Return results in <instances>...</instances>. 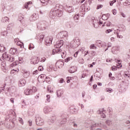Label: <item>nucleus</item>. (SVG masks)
<instances>
[{
  "label": "nucleus",
  "instance_id": "obj_1",
  "mask_svg": "<svg viewBox=\"0 0 130 130\" xmlns=\"http://www.w3.org/2000/svg\"><path fill=\"white\" fill-rule=\"evenodd\" d=\"M62 9H61V6L59 4H56L54 8H52L50 12V15L51 18L54 17H61L62 16Z\"/></svg>",
  "mask_w": 130,
  "mask_h": 130
},
{
  "label": "nucleus",
  "instance_id": "obj_2",
  "mask_svg": "<svg viewBox=\"0 0 130 130\" xmlns=\"http://www.w3.org/2000/svg\"><path fill=\"white\" fill-rule=\"evenodd\" d=\"M63 45V41L60 40L56 42V45H54L55 49L52 50V54H56V53H60L61 49L60 47Z\"/></svg>",
  "mask_w": 130,
  "mask_h": 130
},
{
  "label": "nucleus",
  "instance_id": "obj_3",
  "mask_svg": "<svg viewBox=\"0 0 130 130\" xmlns=\"http://www.w3.org/2000/svg\"><path fill=\"white\" fill-rule=\"evenodd\" d=\"M2 57L4 59H6V60L10 61V62H13L15 60V58L13 56L9 54L7 55V54H3Z\"/></svg>",
  "mask_w": 130,
  "mask_h": 130
},
{
  "label": "nucleus",
  "instance_id": "obj_4",
  "mask_svg": "<svg viewBox=\"0 0 130 130\" xmlns=\"http://www.w3.org/2000/svg\"><path fill=\"white\" fill-rule=\"evenodd\" d=\"M37 89H36V87H32V89H26L24 90V94L25 95H32L33 93H35V92H37Z\"/></svg>",
  "mask_w": 130,
  "mask_h": 130
},
{
  "label": "nucleus",
  "instance_id": "obj_5",
  "mask_svg": "<svg viewBox=\"0 0 130 130\" xmlns=\"http://www.w3.org/2000/svg\"><path fill=\"white\" fill-rule=\"evenodd\" d=\"M39 61H40V58L36 56H34L30 59V63H31V64H36L38 63Z\"/></svg>",
  "mask_w": 130,
  "mask_h": 130
},
{
  "label": "nucleus",
  "instance_id": "obj_6",
  "mask_svg": "<svg viewBox=\"0 0 130 130\" xmlns=\"http://www.w3.org/2000/svg\"><path fill=\"white\" fill-rule=\"evenodd\" d=\"M36 122L37 125H38L39 126L43 125V124H44V122L43 121V119H42L40 117H38L36 119Z\"/></svg>",
  "mask_w": 130,
  "mask_h": 130
},
{
  "label": "nucleus",
  "instance_id": "obj_7",
  "mask_svg": "<svg viewBox=\"0 0 130 130\" xmlns=\"http://www.w3.org/2000/svg\"><path fill=\"white\" fill-rule=\"evenodd\" d=\"M60 38H68V36H69V34H68V31H60L58 34Z\"/></svg>",
  "mask_w": 130,
  "mask_h": 130
},
{
  "label": "nucleus",
  "instance_id": "obj_8",
  "mask_svg": "<svg viewBox=\"0 0 130 130\" xmlns=\"http://www.w3.org/2000/svg\"><path fill=\"white\" fill-rule=\"evenodd\" d=\"M52 39H53V38L52 37H50L45 40V43L47 46H49V45L52 43Z\"/></svg>",
  "mask_w": 130,
  "mask_h": 130
},
{
  "label": "nucleus",
  "instance_id": "obj_9",
  "mask_svg": "<svg viewBox=\"0 0 130 130\" xmlns=\"http://www.w3.org/2000/svg\"><path fill=\"white\" fill-rule=\"evenodd\" d=\"M64 64L63 61L61 60H58L56 62L55 66L57 68L60 69V68H62Z\"/></svg>",
  "mask_w": 130,
  "mask_h": 130
},
{
  "label": "nucleus",
  "instance_id": "obj_10",
  "mask_svg": "<svg viewBox=\"0 0 130 130\" xmlns=\"http://www.w3.org/2000/svg\"><path fill=\"white\" fill-rule=\"evenodd\" d=\"M66 9L67 12L68 13H73V12H74V7L72 6L66 5Z\"/></svg>",
  "mask_w": 130,
  "mask_h": 130
},
{
  "label": "nucleus",
  "instance_id": "obj_11",
  "mask_svg": "<svg viewBox=\"0 0 130 130\" xmlns=\"http://www.w3.org/2000/svg\"><path fill=\"white\" fill-rule=\"evenodd\" d=\"M26 84V80L24 79H20L18 82V85L19 87H22V86H25Z\"/></svg>",
  "mask_w": 130,
  "mask_h": 130
},
{
  "label": "nucleus",
  "instance_id": "obj_12",
  "mask_svg": "<svg viewBox=\"0 0 130 130\" xmlns=\"http://www.w3.org/2000/svg\"><path fill=\"white\" fill-rule=\"evenodd\" d=\"M96 43L99 47H104V46H106V44L105 43H102V41L100 40L97 41Z\"/></svg>",
  "mask_w": 130,
  "mask_h": 130
},
{
  "label": "nucleus",
  "instance_id": "obj_13",
  "mask_svg": "<svg viewBox=\"0 0 130 130\" xmlns=\"http://www.w3.org/2000/svg\"><path fill=\"white\" fill-rule=\"evenodd\" d=\"M11 116H12V115H8V116H6L5 121H0V125H2L3 124H7L8 123H7V121H8L9 119H10V117H11Z\"/></svg>",
  "mask_w": 130,
  "mask_h": 130
},
{
  "label": "nucleus",
  "instance_id": "obj_14",
  "mask_svg": "<svg viewBox=\"0 0 130 130\" xmlns=\"http://www.w3.org/2000/svg\"><path fill=\"white\" fill-rule=\"evenodd\" d=\"M71 43H73V44H74V45H75V44H77V45L78 46H79V44H80V39H79V38H78V37L75 38L73 40V41H72Z\"/></svg>",
  "mask_w": 130,
  "mask_h": 130
},
{
  "label": "nucleus",
  "instance_id": "obj_15",
  "mask_svg": "<svg viewBox=\"0 0 130 130\" xmlns=\"http://www.w3.org/2000/svg\"><path fill=\"white\" fill-rule=\"evenodd\" d=\"M99 21L98 20L94 19L92 21V24H93L94 28H98L99 27Z\"/></svg>",
  "mask_w": 130,
  "mask_h": 130
},
{
  "label": "nucleus",
  "instance_id": "obj_16",
  "mask_svg": "<svg viewBox=\"0 0 130 130\" xmlns=\"http://www.w3.org/2000/svg\"><path fill=\"white\" fill-rule=\"evenodd\" d=\"M120 48L119 46L113 47L112 49V52L113 53H116V52L119 50Z\"/></svg>",
  "mask_w": 130,
  "mask_h": 130
},
{
  "label": "nucleus",
  "instance_id": "obj_17",
  "mask_svg": "<svg viewBox=\"0 0 130 130\" xmlns=\"http://www.w3.org/2000/svg\"><path fill=\"white\" fill-rule=\"evenodd\" d=\"M44 39V35H39L37 36L36 39L38 40H40V42H42L43 41V39Z\"/></svg>",
  "mask_w": 130,
  "mask_h": 130
},
{
  "label": "nucleus",
  "instance_id": "obj_18",
  "mask_svg": "<svg viewBox=\"0 0 130 130\" xmlns=\"http://www.w3.org/2000/svg\"><path fill=\"white\" fill-rule=\"evenodd\" d=\"M2 69L4 73H7V67H6V62H2L1 63Z\"/></svg>",
  "mask_w": 130,
  "mask_h": 130
},
{
  "label": "nucleus",
  "instance_id": "obj_19",
  "mask_svg": "<svg viewBox=\"0 0 130 130\" xmlns=\"http://www.w3.org/2000/svg\"><path fill=\"white\" fill-rule=\"evenodd\" d=\"M18 51V50L16 48H11L9 52L11 53V54H15Z\"/></svg>",
  "mask_w": 130,
  "mask_h": 130
},
{
  "label": "nucleus",
  "instance_id": "obj_20",
  "mask_svg": "<svg viewBox=\"0 0 130 130\" xmlns=\"http://www.w3.org/2000/svg\"><path fill=\"white\" fill-rule=\"evenodd\" d=\"M109 16H110V14H104L102 16V20H104V21H106V20H108V18H109Z\"/></svg>",
  "mask_w": 130,
  "mask_h": 130
},
{
  "label": "nucleus",
  "instance_id": "obj_21",
  "mask_svg": "<svg viewBox=\"0 0 130 130\" xmlns=\"http://www.w3.org/2000/svg\"><path fill=\"white\" fill-rule=\"evenodd\" d=\"M47 27V25H46V24H45V25L42 24L41 25V26H39V24H37V28H39V29L41 28V30H45Z\"/></svg>",
  "mask_w": 130,
  "mask_h": 130
},
{
  "label": "nucleus",
  "instance_id": "obj_22",
  "mask_svg": "<svg viewBox=\"0 0 130 130\" xmlns=\"http://www.w3.org/2000/svg\"><path fill=\"white\" fill-rule=\"evenodd\" d=\"M63 94V91H62V90L59 89L57 90L56 95L57 97L58 98L60 97V96H61V95H62Z\"/></svg>",
  "mask_w": 130,
  "mask_h": 130
},
{
  "label": "nucleus",
  "instance_id": "obj_23",
  "mask_svg": "<svg viewBox=\"0 0 130 130\" xmlns=\"http://www.w3.org/2000/svg\"><path fill=\"white\" fill-rule=\"evenodd\" d=\"M41 3L42 4V5L45 6H47V4H48V2L50 0H40Z\"/></svg>",
  "mask_w": 130,
  "mask_h": 130
},
{
  "label": "nucleus",
  "instance_id": "obj_24",
  "mask_svg": "<svg viewBox=\"0 0 130 130\" xmlns=\"http://www.w3.org/2000/svg\"><path fill=\"white\" fill-rule=\"evenodd\" d=\"M77 71V70H76V67H72L70 68V69L69 70V73L70 74H73L74 73H75V72Z\"/></svg>",
  "mask_w": 130,
  "mask_h": 130
},
{
  "label": "nucleus",
  "instance_id": "obj_25",
  "mask_svg": "<svg viewBox=\"0 0 130 130\" xmlns=\"http://www.w3.org/2000/svg\"><path fill=\"white\" fill-rule=\"evenodd\" d=\"M44 113H49V112H50V109L48 107H45L44 108Z\"/></svg>",
  "mask_w": 130,
  "mask_h": 130
},
{
  "label": "nucleus",
  "instance_id": "obj_26",
  "mask_svg": "<svg viewBox=\"0 0 130 130\" xmlns=\"http://www.w3.org/2000/svg\"><path fill=\"white\" fill-rule=\"evenodd\" d=\"M79 18H80V14H78L77 15H76L75 16H74V19L76 23H78V21H79Z\"/></svg>",
  "mask_w": 130,
  "mask_h": 130
},
{
  "label": "nucleus",
  "instance_id": "obj_27",
  "mask_svg": "<svg viewBox=\"0 0 130 130\" xmlns=\"http://www.w3.org/2000/svg\"><path fill=\"white\" fill-rule=\"evenodd\" d=\"M105 25L107 27H110V26H111V22L109 21H107L106 22H105L104 23V24H103V27H104V26H105Z\"/></svg>",
  "mask_w": 130,
  "mask_h": 130
},
{
  "label": "nucleus",
  "instance_id": "obj_28",
  "mask_svg": "<svg viewBox=\"0 0 130 130\" xmlns=\"http://www.w3.org/2000/svg\"><path fill=\"white\" fill-rule=\"evenodd\" d=\"M6 51V47L0 44V52H4Z\"/></svg>",
  "mask_w": 130,
  "mask_h": 130
},
{
  "label": "nucleus",
  "instance_id": "obj_29",
  "mask_svg": "<svg viewBox=\"0 0 130 130\" xmlns=\"http://www.w3.org/2000/svg\"><path fill=\"white\" fill-rule=\"evenodd\" d=\"M2 22H3V23H5L6 22H9V17H5L2 18Z\"/></svg>",
  "mask_w": 130,
  "mask_h": 130
},
{
  "label": "nucleus",
  "instance_id": "obj_30",
  "mask_svg": "<svg viewBox=\"0 0 130 130\" xmlns=\"http://www.w3.org/2000/svg\"><path fill=\"white\" fill-rule=\"evenodd\" d=\"M39 78L40 79H42L43 80H44V79H45V80H46V79H47V77H46V76H45V75L44 74H42L39 77Z\"/></svg>",
  "mask_w": 130,
  "mask_h": 130
},
{
  "label": "nucleus",
  "instance_id": "obj_31",
  "mask_svg": "<svg viewBox=\"0 0 130 130\" xmlns=\"http://www.w3.org/2000/svg\"><path fill=\"white\" fill-rule=\"evenodd\" d=\"M30 75V73L28 72H25L23 74V77L24 78H28L29 77V75Z\"/></svg>",
  "mask_w": 130,
  "mask_h": 130
},
{
  "label": "nucleus",
  "instance_id": "obj_32",
  "mask_svg": "<svg viewBox=\"0 0 130 130\" xmlns=\"http://www.w3.org/2000/svg\"><path fill=\"white\" fill-rule=\"evenodd\" d=\"M67 122V118H63L60 122V124H64Z\"/></svg>",
  "mask_w": 130,
  "mask_h": 130
},
{
  "label": "nucleus",
  "instance_id": "obj_33",
  "mask_svg": "<svg viewBox=\"0 0 130 130\" xmlns=\"http://www.w3.org/2000/svg\"><path fill=\"white\" fill-rule=\"evenodd\" d=\"M72 59H73V58L72 57H68V58L65 59V62H69V61H70V60H72Z\"/></svg>",
  "mask_w": 130,
  "mask_h": 130
},
{
  "label": "nucleus",
  "instance_id": "obj_34",
  "mask_svg": "<svg viewBox=\"0 0 130 130\" xmlns=\"http://www.w3.org/2000/svg\"><path fill=\"white\" fill-rule=\"evenodd\" d=\"M106 92H108L109 93H111V92H113V89L111 88H108L106 89Z\"/></svg>",
  "mask_w": 130,
  "mask_h": 130
},
{
  "label": "nucleus",
  "instance_id": "obj_35",
  "mask_svg": "<svg viewBox=\"0 0 130 130\" xmlns=\"http://www.w3.org/2000/svg\"><path fill=\"white\" fill-rule=\"evenodd\" d=\"M28 48H29V50L33 49L34 48V45H33V44H30L29 45Z\"/></svg>",
  "mask_w": 130,
  "mask_h": 130
},
{
  "label": "nucleus",
  "instance_id": "obj_36",
  "mask_svg": "<svg viewBox=\"0 0 130 130\" xmlns=\"http://www.w3.org/2000/svg\"><path fill=\"white\" fill-rule=\"evenodd\" d=\"M84 12H88V11H90V7L84 6Z\"/></svg>",
  "mask_w": 130,
  "mask_h": 130
},
{
  "label": "nucleus",
  "instance_id": "obj_37",
  "mask_svg": "<svg viewBox=\"0 0 130 130\" xmlns=\"http://www.w3.org/2000/svg\"><path fill=\"white\" fill-rule=\"evenodd\" d=\"M116 2V0H113L112 1H111L109 2L110 6H113V4H115V2Z\"/></svg>",
  "mask_w": 130,
  "mask_h": 130
},
{
  "label": "nucleus",
  "instance_id": "obj_38",
  "mask_svg": "<svg viewBox=\"0 0 130 130\" xmlns=\"http://www.w3.org/2000/svg\"><path fill=\"white\" fill-rule=\"evenodd\" d=\"M97 113H98V114H101L102 113H103V109L99 110L97 111Z\"/></svg>",
  "mask_w": 130,
  "mask_h": 130
},
{
  "label": "nucleus",
  "instance_id": "obj_39",
  "mask_svg": "<svg viewBox=\"0 0 130 130\" xmlns=\"http://www.w3.org/2000/svg\"><path fill=\"white\" fill-rule=\"evenodd\" d=\"M47 100L46 101L47 102H50V95H47Z\"/></svg>",
  "mask_w": 130,
  "mask_h": 130
},
{
  "label": "nucleus",
  "instance_id": "obj_40",
  "mask_svg": "<svg viewBox=\"0 0 130 130\" xmlns=\"http://www.w3.org/2000/svg\"><path fill=\"white\" fill-rule=\"evenodd\" d=\"M89 48H90V49H94V48H97V47L95 46L94 44H91Z\"/></svg>",
  "mask_w": 130,
  "mask_h": 130
},
{
  "label": "nucleus",
  "instance_id": "obj_41",
  "mask_svg": "<svg viewBox=\"0 0 130 130\" xmlns=\"http://www.w3.org/2000/svg\"><path fill=\"white\" fill-rule=\"evenodd\" d=\"M7 34L8 32H7V31H4L1 33V35H2V36H7Z\"/></svg>",
  "mask_w": 130,
  "mask_h": 130
},
{
  "label": "nucleus",
  "instance_id": "obj_42",
  "mask_svg": "<svg viewBox=\"0 0 130 130\" xmlns=\"http://www.w3.org/2000/svg\"><path fill=\"white\" fill-rule=\"evenodd\" d=\"M55 120H56V117H53L51 120V122H52V123H53L54 121H55Z\"/></svg>",
  "mask_w": 130,
  "mask_h": 130
},
{
  "label": "nucleus",
  "instance_id": "obj_43",
  "mask_svg": "<svg viewBox=\"0 0 130 130\" xmlns=\"http://www.w3.org/2000/svg\"><path fill=\"white\" fill-rule=\"evenodd\" d=\"M106 123L108 124V125H111V121L110 120H108L106 121Z\"/></svg>",
  "mask_w": 130,
  "mask_h": 130
},
{
  "label": "nucleus",
  "instance_id": "obj_44",
  "mask_svg": "<svg viewBox=\"0 0 130 130\" xmlns=\"http://www.w3.org/2000/svg\"><path fill=\"white\" fill-rule=\"evenodd\" d=\"M46 60V58L45 57L41 58V59H40V61L41 62H44Z\"/></svg>",
  "mask_w": 130,
  "mask_h": 130
},
{
  "label": "nucleus",
  "instance_id": "obj_45",
  "mask_svg": "<svg viewBox=\"0 0 130 130\" xmlns=\"http://www.w3.org/2000/svg\"><path fill=\"white\" fill-rule=\"evenodd\" d=\"M14 89H16V88L14 86H12L11 87H10L9 88H8V91H13Z\"/></svg>",
  "mask_w": 130,
  "mask_h": 130
},
{
  "label": "nucleus",
  "instance_id": "obj_46",
  "mask_svg": "<svg viewBox=\"0 0 130 130\" xmlns=\"http://www.w3.org/2000/svg\"><path fill=\"white\" fill-rule=\"evenodd\" d=\"M94 126H99V124L95 123L94 124L92 125L91 127V129H93V127H94Z\"/></svg>",
  "mask_w": 130,
  "mask_h": 130
},
{
  "label": "nucleus",
  "instance_id": "obj_47",
  "mask_svg": "<svg viewBox=\"0 0 130 130\" xmlns=\"http://www.w3.org/2000/svg\"><path fill=\"white\" fill-rule=\"evenodd\" d=\"M115 34L116 33L117 36L118 38H122V36H119L118 35V32H116V30L114 31Z\"/></svg>",
  "mask_w": 130,
  "mask_h": 130
},
{
  "label": "nucleus",
  "instance_id": "obj_48",
  "mask_svg": "<svg viewBox=\"0 0 130 130\" xmlns=\"http://www.w3.org/2000/svg\"><path fill=\"white\" fill-rule=\"evenodd\" d=\"M38 70L40 72H42V70H43V67H42V66H39L38 68Z\"/></svg>",
  "mask_w": 130,
  "mask_h": 130
},
{
  "label": "nucleus",
  "instance_id": "obj_49",
  "mask_svg": "<svg viewBox=\"0 0 130 130\" xmlns=\"http://www.w3.org/2000/svg\"><path fill=\"white\" fill-rule=\"evenodd\" d=\"M63 78H60L58 80V82L60 83V84H62L63 83Z\"/></svg>",
  "mask_w": 130,
  "mask_h": 130
},
{
  "label": "nucleus",
  "instance_id": "obj_50",
  "mask_svg": "<svg viewBox=\"0 0 130 130\" xmlns=\"http://www.w3.org/2000/svg\"><path fill=\"white\" fill-rule=\"evenodd\" d=\"M112 71H116L117 70V67L116 66H113L112 68Z\"/></svg>",
  "mask_w": 130,
  "mask_h": 130
},
{
  "label": "nucleus",
  "instance_id": "obj_51",
  "mask_svg": "<svg viewBox=\"0 0 130 130\" xmlns=\"http://www.w3.org/2000/svg\"><path fill=\"white\" fill-rule=\"evenodd\" d=\"M120 15L123 17V18H125V17H126L125 16V14L123 13V12H120Z\"/></svg>",
  "mask_w": 130,
  "mask_h": 130
},
{
  "label": "nucleus",
  "instance_id": "obj_52",
  "mask_svg": "<svg viewBox=\"0 0 130 130\" xmlns=\"http://www.w3.org/2000/svg\"><path fill=\"white\" fill-rule=\"evenodd\" d=\"M78 54H79V51H77L74 53V57H77V56H78Z\"/></svg>",
  "mask_w": 130,
  "mask_h": 130
},
{
  "label": "nucleus",
  "instance_id": "obj_53",
  "mask_svg": "<svg viewBox=\"0 0 130 130\" xmlns=\"http://www.w3.org/2000/svg\"><path fill=\"white\" fill-rule=\"evenodd\" d=\"M28 124L29 126H32V120L30 119L28 120Z\"/></svg>",
  "mask_w": 130,
  "mask_h": 130
},
{
  "label": "nucleus",
  "instance_id": "obj_54",
  "mask_svg": "<svg viewBox=\"0 0 130 130\" xmlns=\"http://www.w3.org/2000/svg\"><path fill=\"white\" fill-rule=\"evenodd\" d=\"M19 121L22 124L24 123V122L23 121V119L22 118H19Z\"/></svg>",
  "mask_w": 130,
  "mask_h": 130
},
{
  "label": "nucleus",
  "instance_id": "obj_55",
  "mask_svg": "<svg viewBox=\"0 0 130 130\" xmlns=\"http://www.w3.org/2000/svg\"><path fill=\"white\" fill-rule=\"evenodd\" d=\"M113 30L112 29H107L106 31V33H107V34H108L109 33H110V32H112Z\"/></svg>",
  "mask_w": 130,
  "mask_h": 130
},
{
  "label": "nucleus",
  "instance_id": "obj_56",
  "mask_svg": "<svg viewBox=\"0 0 130 130\" xmlns=\"http://www.w3.org/2000/svg\"><path fill=\"white\" fill-rule=\"evenodd\" d=\"M115 61L116 62H117L118 64L121 63V61H120V60L115 59Z\"/></svg>",
  "mask_w": 130,
  "mask_h": 130
},
{
  "label": "nucleus",
  "instance_id": "obj_57",
  "mask_svg": "<svg viewBox=\"0 0 130 130\" xmlns=\"http://www.w3.org/2000/svg\"><path fill=\"white\" fill-rule=\"evenodd\" d=\"M47 91L49 92V93H51V92H52V90H50L49 86H48Z\"/></svg>",
  "mask_w": 130,
  "mask_h": 130
},
{
  "label": "nucleus",
  "instance_id": "obj_58",
  "mask_svg": "<svg viewBox=\"0 0 130 130\" xmlns=\"http://www.w3.org/2000/svg\"><path fill=\"white\" fill-rule=\"evenodd\" d=\"M62 54H61V56L62 57H64V56H66V55H67V52H62Z\"/></svg>",
  "mask_w": 130,
  "mask_h": 130
},
{
  "label": "nucleus",
  "instance_id": "obj_59",
  "mask_svg": "<svg viewBox=\"0 0 130 130\" xmlns=\"http://www.w3.org/2000/svg\"><path fill=\"white\" fill-rule=\"evenodd\" d=\"M112 12L113 13V15H116V10L114 9L112 11Z\"/></svg>",
  "mask_w": 130,
  "mask_h": 130
},
{
  "label": "nucleus",
  "instance_id": "obj_60",
  "mask_svg": "<svg viewBox=\"0 0 130 130\" xmlns=\"http://www.w3.org/2000/svg\"><path fill=\"white\" fill-rule=\"evenodd\" d=\"M117 66L118 67V69H120L121 67H122V65H121V63L120 64L117 63Z\"/></svg>",
  "mask_w": 130,
  "mask_h": 130
},
{
  "label": "nucleus",
  "instance_id": "obj_61",
  "mask_svg": "<svg viewBox=\"0 0 130 130\" xmlns=\"http://www.w3.org/2000/svg\"><path fill=\"white\" fill-rule=\"evenodd\" d=\"M3 91H5V86H3L0 88V92H3Z\"/></svg>",
  "mask_w": 130,
  "mask_h": 130
},
{
  "label": "nucleus",
  "instance_id": "obj_62",
  "mask_svg": "<svg viewBox=\"0 0 130 130\" xmlns=\"http://www.w3.org/2000/svg\"><path fill=\"white\" fill-rule=\"evenodd\" d=\"M80 63H84V59H80L79 60Z\"/></svg>",
  "mask_w": 130,
  "mask_h": 130
},
{
  "label": "nucleus",
  "instance_id": "obj_63",
  "mask_svg": "<svg viewBox=\"0 0 130 130\" xmlns=\"http://www.w3.org/2000/svg\"><path fill=\"white\" fill-rule=\"evenodd\" d=\"M101 115V117H103V118H105L106 116H105V114L103 112Z\"/></svg>",
  "mask_w": 130,
  "mask_h": 130
},
{
  "label": "nucleus",
  "instance_id": "obj_64",
  "mask_svg": "<svg viewBox=\"0 0 130 130\" xmlns=\"http://www.w3.org/2000/svg\"><path fill=\"white\" fill-rule=\"evenodd\" d=\"M112 44L111 43H108V48L111 47Z\"/></svg>",
  "mask_w": 130,
  "mask_h": 130
}]
</instances>
